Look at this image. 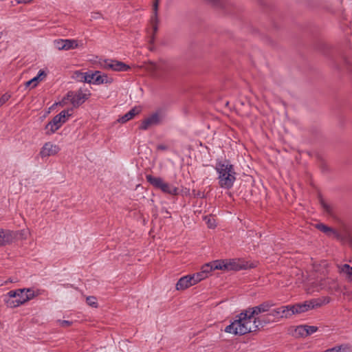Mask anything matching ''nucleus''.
<instances>
[{
    "mask_svg": "<svg viewBox=\"0 0 352 352\" xmlns=\"http://www.w3.org/2000/svg\"><path fill=\"white\" fill-rule=\"evenodd\" d=\"M221 266L220 264L219 260L213 261L212 262L204 264L201 267V272L205 275L206 278H207L209 275V274L212 271L215 270H221Z\"/></svg>",
    "mask_w": 352,
    "mask_h": 352,
    "instance_id": "nucleus-15",
    "label": "nucleus"
},
{
    "mask_svg": "<svg viewBox=\"0 0 352 352\" xmlns=\"http://www.w3.org/2000/svg\"><path fill=\"white\" fill-rule=\"evenodd\" d=\"M305 324L300 325L296 327L295 329V334L296 336L299 337H307V333L305 331Z\"/></svg>",
    "mask_w": 352,
    "mask_h": 352,
    "instance_id": "nucleus-28",
    "label": "nucleus"
},
{
    "mask_svg": "<svg viewBox=\"0 0 352 352\" xmlns=\"http://www.w3.org/2000/svg\"><path fill=\"white\" fill-rule=\"evenodd\" d=\"M141 111L139 107H135L131 109L129 111L125 113L124 116L118 119V122L121 123H125L129 120H131L135 115L138 114Z\"/></svg>",
    "mask_w": 352,
    "mask_h": 352,
    "instance_id": "nucleus-21",
    "label": "nucleus"
},
{
    "mask_svg": "<svg viewBox=\"0 0 352 352\" xmlns=\"http://www.w3.org/2000/svg\"><path fill=\"white\" fill-rule=\"evenodd\" d=\"M274 322H275L274 320L270 317L268 313L257 316L252 321V324L250 323L251 329L250 333L255 332L263 328L265 325Z\"/></svg>",
    "mask_w": 352,
    "mask_h": 352,
    "instance_id": "nucleus-8",
    "label": "nucleus"
},
{
    "mask_svg": "<svg viewBox=\"0 0 352 352\" xmlns=\"http://www.w3.org/2000/svg\"><path fill=\"white\" fill-rule=\"evenodd\" d=\"M274 306V303L272 301H265L257 306L249 307L238 314L236 316V319L226 327L225 331L236 336H243L250 333V323L254 318H256L258 314L268 313Z\"/></svg>",
    "mask_w": 352,
    "mask_h": 352,
    "instance_id": "nucleus-1",
    "label": "nucleus"
},
{
    "mask_svg": "<svg viewBox=\"0 0 352 352\" xmlns=\"http://www.w3.org/2000/svg\"><path fill=\"white\" fill-rule=\"evenodd\" d=\"M68 100L70 101V98H67V94L63 97V98L59 101L58 102H56V105H59L61 107H64L67 104Z\"/></svg>",
    "mask_w": 352,
    "mask_h": 352,
    "instance_id": "nucleus-36",
    "label": "nucleus"
},
{
    "mask_svg": "<svg viewBox=\"0 0 352 352\" xmlns=\"http://www.w3.org/2000/svg\"><path fill=\"white\" fill-rule=\"evenodd\" d=\"M39 82V79L36 78V76L34 77L31 80L25 82V86L26 87H31V88H34L37 86V84Z\"/></svg>",
    "mask_w": 352,
    "mask_h": 352,
    "instance_id": "nucleus-31",
    "label": "nucleus"
},
{
    "mask_svg": "<svg viewBox=\"0 0 352 352\" xmlns=\"http://www.w3.org/2000/svg\"><path fill=\"white\" fill-rule=\"evenodd\" d=\"M45 129L50 130L46 132V134L50 135L55 133L58 129H59V126L54 125V124L52 123V121H50L46 124Z\"/></svg>",
    "mask_w": 352,
    "mask_h": 352,
    "instance_id": "nucleus-27",
    "label": "nucleus"
},
{
    "mask_svg": "<svg viewBox=\"0 0 352 352\" xmlns=\"http://www.w3.org/2000/svg\"><path fill=\"white\" fill-rule=\"evenodd\" d=\"M192 195L194 196V197H199V198H204L205 194L204 192H201L200 190H196L193 189L192 190Z\"/></svg>",
    "mask_w": 352,
    "mask_h": 352,
    "instance_id": "nucleus-37",
    "label": "nucleus"
},
{
    "mask_svg": "<svg viewBox=\"0 0 352 352\" xmlns=\"http://www.w3.org/2000/svg\"><path fill=\"white\" fill-rule=\"evenodd\" d=\"M113 80L112 78L109 77L105 74H102V72L99 71V73L97 74L94 77V80H93V84H95V85L111 84L113 82Z\"/></svg>",
    "mask_w": 352,
    "mask_h": 352,
    "instance_id": "nucleus-19",
    "label": "nucleus"
},
{
    "mask_svg": "<svg viewBox=\"0 0 352 352\" xmlns=\"http://www.w3.org/2000/svg\"><path fill=\"white\" fill-rule=\"evenodd\" d=\"M280 308V318H288L292 315H294V310L293 305H289L286 306H281Z\"/></svg>",
    "mask_w": 352,
    "mask_h": 352,
    "instance_id": "nucleus-22",
    "label": "nucleus"
},
{
    "mask_svg": "<svg viewBox=\"0 0 352 352\" xmlns=\"http://www.w3.org/2000/svg\"><path fill=\"white\" fill-rule=\"evenodd\" d=\"M192 279L190 275L184 276L179 279L176 284L177 290H184L190 286H192Z\"/></svg>",
    "mask_w": 352,
    "mask_h": 352,
    "instance_id": "nucleus-18",
    "label": "nucleus"
},
{
    "mask_svg": "<svg viewBox=\"0 0 352 352\" xmlns=\"http://www.w3.org/2000/svg\"><path fill=\"white\" fill-rule=\"evenodd\" d=\"M72 110H73L72 109L63 110L58 114V116L60 118L61 123L63 124L64 123H65L67 122V120H68V118L72 116L71 112L72 111Z\"/></svg>",
    "mask_w": 352,
    "mask_h": 352,
    "instance_id": "nucleus-25",
    "label": "nucleus"
},
{
    "mask_svg": "<svg viewBox=\"0 0 352 352\" xmlns=\"http://www.w3.org/2000/svg\"><path fill=\"white\" fill-rule=\"evenodd\" d=\"M25 290V288L10 290V292H8L3 299L5 304L7 305V301H8V300L14 301V300L19 296V294H22V292Z\"/></svg>",
    "mask_w": 352,
    "mask_h": 352,
    "instance_id": "nucleus-23",
    "label": "nucleus"
},
{
    "mask_svg": "<svg viewBox=\"0 0 352 352\" xmlns=\"http://www.w3.org/2000/svg\"><path fill=\"white\" fill-rule=\"evenodd\" d=\"M99 73V71H96L94 72H76V75L77 78H80V80L84 82L87 83H93V80H94L95 76Z\"/></svg>",
    "mask_w": 352,
    "mask_h": 352,
    "instance_id": "nucleus-17",
    "label": "nucleus"
},
{
    "mask_svg": "<svg viewBox=\"0 0 352 352\" xmlns=\"http://www.w3.org/2000/svg\"><path fill=\"white\" fill-rule=\"evenodd\" d=\"M25 298L23 300H27V302L33 299L36 296L35 292L31 288H25Z\"/></svg>",
    "mask_w": 352,
    "mask_h": 352,
    "instance_id": "nucleus-29",
    "label": "nucleus"
},
{
    "mask_svg": "<svg viewBox=\"0 0 352 352\" xmlns=\"http://www.w3.org/2000/svg\"><path fill=\"white\" fill-rule=\"evenodd\" d=\"M175 69V66L168 63H163L159 66V70L161 72L162 78L164 79L169 78Z\"/></svg>",
    "mask_w": 352,
    "mask_h": 352,
    "instance_id": "nucleus-16",
    "label": "nucleus"
},
{
    "mask_svg": "<svg viewBox=\"0 0 352 352\" xmlns=\"http://www.w3.org/2000/svg\"><path fill=\"white\" fill-rule=\"evenodd\" d=\"M87 93H85L82 89H80L76 91H69L67 92V98H70V102L74 108L78 107L89 99L91 93L89 90H87Z\"/></svg>",
    "mask_w": 352,
    "mask_h": 352,
    "instance_id": "nucleus-7",
    "label": "nucleus"
},
{
    "mask_svg": "<svg viewBox=\"0 0 352 352\" xmlns=\"http://www.w3.org/2000/svg\"><path fill=\"white\" fill-rule=\"evenodd\" d=\"M160 0H153V15L151 19V23L152 25L153 34H156L158 30V8H159ZM154 40V35L151 37V41Z\"/></svg>",
    "mask_w": 352,
    "mask_h": 352,
    "instance_id": "nucleus-11",
    "label": "nucleus"
},
{
    "mask_svg": "<svg viewBox=\"0 0 352 352\" xmlns=\"http://www.w3.org/2000/svg\"><path fill=\"white\" fill-rule=\"evenodd\" d=\"M218 173L219 185L221 188L230 189L232 188L236 180V172L234 165L230 164L229 161L225 162H218L215 166Z\"/></svg>",
    "mask_w": 352,
    "mask_h": 352,
    "instance_id": "nucleus-2",
    "label": "nucleus"
},
{
    "mask_svg": "<svg viewBox=\"0 0 352 352\" xmlns=\"http://www.w3.org/2000/svg\"><path fill=\"white\" fill-rule=\"evenodd\" d=\"M320 204L322 206V208H324V210L328 212V213H331V208L329 205H328L327 203L324 202V200L321 199L320 200Z\"/></svg>",
    "mask_w": 352,
    "mask_h": 352,
    "instance_id": "nucleus-40",
    "label": "nucleus"
},
{
    "mask_svg": "<svg viewBox=\"0 0 352 352\" xmlns=\"http://www.w3.org/2000/svg\"><path fill=\"white\" fill-rule=\"evenodd\" d=\"M146 181L155 188L160 190L164 193L170 195H179V189L177 187L167 182H165L163 179L160 177H154L151 175H146Z\"/></svg>",
    "mask_w": 352,
    "mask_h": 352,
    "instance_id": "nucleus-3",
    "label": "nucleus"
},
{
    "mask_svg": "<svg viewBox=\"0 0 352 352\" xmlns=\"http://www.w3.org/2000/svg\"><path fill=\"white\" fill-rule=\"evenodd\" d=\"M208 227L209 228H214L216 226L215 221L214 219H209L206 222Z\"/></svg>",
    "mask_w": 352,
    "mask_h": 352,
    "instance_id": "nucleus-43",
    "label": "nucleus"
},
{
    "mask_svg": "<svg viewBox=\"0 0 352 352\" xmlns=\"http://www.w3.org/2000/svg\"><path fill=\"white\" fill-rule=\"evenodd\" d=\"M86 302H87V305H89V306H91L92 307L96 308L98 306L97 299L94 296H88L86 299Z\"/></svg>",
    "mask_w": 352,
    "mask_h": 352,
    "instance_id": "nucleus-32",
    "label": "nucleus"
},
{
    "mask_svg": "<svg viewBox=\"0 0 352 352\" xmlns=\"http://www.w3.org/2000/svg\"><path fill=\"white\" fill-rule=\"evenodd\" d=\"M221 266V270L224 271H239L254 268V265L248 264V262L240 258L219 260Z\"/></svg>",
    "mask_w": 352,
    "mask_h": 352,
    "instance_id": "nucleus-4",
    "label": "nucleus"
},
{
    "mask_svg": "<svg viewBox=\"0 0 352 352\" xmlns=\"http://www.w3.org/2000/svg\"><path fill=\"white\" fill-rule=\"evenodd\" d=\"M320 204L322 206V208H324V210L328 212V213H331V208L329 205H328L327 203L324 202V200L321 199L320 200Z\"/></svg>",
    "mask_w": 352,
    "mask_h": 352,
    "instance_id": "nucleus-39",
    "label": "nucleus"
},
{
    "mask_svg": "<svg viewBox=\"0 0 352 352\" xmlns=\"http://www.w3.org/2000/svg\"><path fill=\"white\" fill-rule=\"evenodd\" d=\"M59 322L60 324V326L63 327H69V326H70L72 324V321L65 320H59Z\"/></svg>",
    "mask_w": 352,
    "mask_h": 352,
    "instance_id": "nucleus-42",
    "label": "nucleus"
},
{
    "mask_svg": "<svg viewBox=\"0 0 352 352\" xmlns=\"http://www.w3.org/2000/svg\"><path fill=\"white\" fill-rule=\"evenodd\" d=\"M25 291H23L22 294H19V296L16 297L14 301L8 300V301H7V307L10 308H15L25 304L27 302V300H23L25 298Z\"/></svg>",
    "mask_w": 352,
    "mask_h": 352,
    "instance_id": "nucleus-20",
    "label": "nucleus"
},
{
    "mask_svg": "<svg viewBox=\"0 0 352 352\" xmlns=\"http://www.w3.org/2000/svg\"><path fill=\"white\" fill-rule=\"evenodd\" d=\"M340 272L346 275V278L349 282H352V267L349 264H344L342 265Z\"/></svg>",
    "mask_w": 352,
    "mask_h": 352,
    "instance_id": "nucleus-24",
    "label": "nucleus"
},
{
    "mask_svg": "<svg viewBox=\"0 0 352 352\" xmlns=\"http://www.w3.org/2000/svg\"><path fill=\"white\" fill-rule=\"evenodd\" d=\"M165 118L162 110L152 113L148 117L143 120L139 126V129L146 131L153 126H158L163 123Z\"/></svg>",
    "mask_w": 352,
    "mask_h": 352,
    "instance_id": "nucleus-5",
    "label": "nucleus"
},
{
    "mask_svg": "<svg viewBox=\"0 0 352 352\" xmlns=\"http://www.w3.org/2000/svg\"><path fill=\"white\" fill-rule=\"evenodd\" d=\"M60 151L58 146L53 144L52 142H48L41 148L39 155L42 158L50 157L57 154Z\"/></svg>",
    "mask_w": 352,
    "mask_h": 352,
    "instance_id": "nucleus-10",
    "label": "nucleus"
},
{
    "mask_svg": "<svg viewBox=\"0 0 352 352\" xmlns=\"http://www.w3.org/2000/svg\"><path fill=\"white\" fill-rule=\"evenodd\" d=\"M157 149L159 151H166L168 150V146L165 144H158L157 146Z\"/></svg>",
    "mask_w": 352,
    "mask_h": 352,
    "instance_id": "nucleus-44",
    "label": "nucleus"
},
{
    "mask_svg": "<svg viewBox=\"0 0 352 352\" xmlns=\"http://www.w3.org/2000/svg\"><path fill=\"white\" fill-rule=\"evenodd\" d=\"M324 302L320 298H313L310 300L305 301L302 303H296L293 305L294 314H299L306 312L309 310L321 307Z\"/></svg>",
    "mask_w": 352,
    "mask_h": 352,
    "instance_id": "nucleus-6",
    "label": "nucleus"
},
{
    "mask_svg": "<svg viewBox=\"0 0 352 352\" xmlns=\"http://www.w3.org/2000/svg\"><path fill=\"white\" fill-rule=\"evenodd\" d=\"M305 331L307 333V336H310L313 334L314 333L316 332L318 330V327L316 326H309L305 324Z\"/></svg>",
    "mask_w": 352,
    "mask_h": 352,
    "instance_id": "nucleus-33",
    "label": "nucleus"
},
{
    "mask_svg": "<svg viewBox=\"0 0 352 352\" xmlns=\"http://www.w3.org/2000/svg\"><path fill=\"white\" fill-rule=\"evenodd\" d=\"M316 228L329 236H333L338 240H342L343 239L342 235L337 230L324 223H318L316 225Z\"/></svg>",
    "mask_w": 352,
    "mask_h": 352,
    "instance_id": "nucleus-13",
    "label": "nucleus"
},
{
    "mask_svg": "<svg viewBox=\"0 0 352 352\" xmlns=\"http://www.w3.org/2000/svg\"><path fill=\"white\" fill-rule=\"evenodd\" d=\"M15 239V234L9 230H0V245L4 246L12 243Z\"/></svg>",
    "mask_w": 352,
    "mask_h": 352,
    "instance_id": "nucleus-14",
    "label": "nucleus"
},
{
    "mask_svg": "<svg viewBox=\"0 0 352 352\" xmlns=\"http://www.w3.org/2000/svg\"><path fill=\"white\" fill-rule=\"evenodd\" d=\"M36 76L38 79H39V81H41L44 77L46 76V73L43 70H39Z\"/></svg>",
    "mask_w": 352,
    "mask_h": 352,
    "instance_id": "nucleus-41",
    "label": "nucleus"
},
{
    "mask_svg": "<svg viewBox=\"0 0 352 352\" xmlns=\"http://www.w3.org/2000/svg\"><path fill=\"white\" fill-rule=\"evenodd\" d=\"M91 20H98L100 19H102V14L99 12H91Z\"/></svg>",
    "mask_w": 352,
    "mask_h": 352,
    "instance_id": "nucleus-35",
    "label": "nucleus"
},
{
    "mask_svg": "<svg viewBox=\"0 0 352 352\" xmlns=\"http://www.w3.org/2000/svg\"><path fill=\"white\" fill-rule=\"evenodd\" d=\"M103 68L116 72H127L131 67L126 63L113 59H106L102 65Z\"/></svg>",
    "mask_w": 352,
    "mask_h": 352,
    "instance_id": "nucleus-9",
    "label": "nucleus"
},
{
    "mask_svg": "<svg viewBox=\"0 0 352 352\" xmlns=\"http://www.w3.org/2000/svg\"><path fill=\"white\" fill-rule=\"evenodd\" d=\"M268 314H270V317L274 320V321L277 318H280L279 307L274 309L272 310H270V311H268Z\"/></svg>",
    "mask_w": 352,
    "mask_h": 352,
    "instance_id": "nucleus-30",
    "label": "nucleus"
},
{
    "mask_svg": "<svg viewBox=\"0 0 352 352\" xmlns=\"http://www.w3.org/2000/svg\"><path fill=\"white\" fill-rule=\"evenodd\" d=\"M17 3H28L31 2L32 0H16Z\"/></svg>",
    "mask_w": 352,
    "mask_h": 352,
    "instance_id": "nucleus-45",
    "label": "nucleus"
},
{
    "mask_svg": "<svg viewBox=\"0 0 352 352\" xmlns=\"http://www.w3.org/2000/svg\"><path fill=\"white\" fill-rule=\"evenodd\" d=\"M52 123L54 124V125L59 126V129L61 127L63 124L61 123L60 118L58 116V115L55 116L52 120H51Z\"/></svg>",
    "mask_w": 352,
    "mask_h": 352,
    "instance_id": "nucleus-38",
    "label": "nucleus"
},
{
    "mask_svg": "<svg viewBox=\"0 0 352 352\" xmlns=\"http://www.w3.org/2000/svg\"><path fill=\"white\" fill-rule=\"evenodd\" d=\"M190 278L192 279L193 285L206 278L205 275L203 274L201 272L190 275Z\"/></svg>",
    "mask_w": 352,
    "mask_h": 352,
    "instance_id": "nucleus-26",
    "label": "nucleus"
},
{
    "mask_svg": "<svg viewBox=\"0 0 352 352\" xmlns=\"http://www.w3.org/2000/svg\"><path fill=\"white\" fill-rule=\"evenodd\" d=\"M11 96L8 94V93L4 94L1 96L0 98V107L4 104L10 98Z\"/></svg>",
    "mask_w": 352,
    "mask_h": 352,
    "instance_id": "nucleus-34",
    "label": "nucleus"
},
{
    "mask_svg": "<svg viewBox=\"0 0 352 352\" xmlns=\"http://www.w3.org/2000/svg\"><path fill=\"white\" fill-rule=\"evenodd\" d=\"M55 47L59 50H69L74 49L78 44L75 40L58 39L54 41Z\"/></svg>",
    "mask_w": 352,
    "mask_h": 352,
    "instance_id": "nucleus-12",
    "label": "nucleus"
}]
</instances>
